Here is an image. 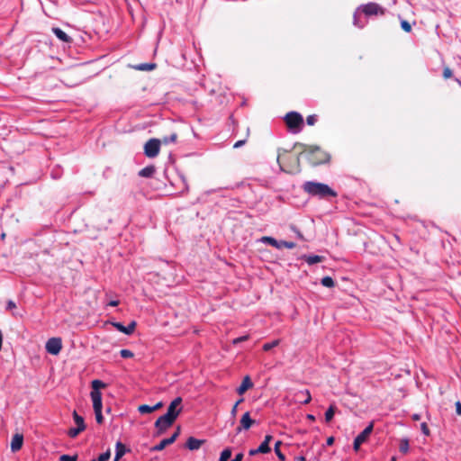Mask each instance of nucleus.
Listing matches in <instances>:
<instances>
[{
    "mask_svg": "<svg viewBox=\"0 0 461 461\" xmlns=\"http://www.w3.org/2000/svg\"><path fill=\"white\" fill-rule=\"evenodd\" d=\"M303 189L305 193L312 196H318L319 198L336 197L337 193L331 189L328 185L314 181H307L303 185Z\"/></svg>",
    "mask_w": 461,
    "mask_h": 461,
    "instance_id": "obj_1",
    "label": "nucleus"
},
{
    "mask_svg": "<svg viewBox=\"0 0 461 461\" xmlns=\"http://www.w3.org/2000/svg\"><path fill=\"white\" fill-rule=\"evenodd\" d=\"M300 146L305 148L303 152L308 154V160L312 166H318L330 160V155L317 146H309L307 148L304 144H300Z\"/></svg>",
    "mask_w": 461,
    "mask_h": 461,
    "instance_id": "obj_2",
    "label": "nucleus"
},
{
    "mask_svg": "<svg viewBox=\"0 0 461 461\" xmlns=\"http://www.w3.org/2000/svg\"><path fill=\"white\" fill-rule=\"evenodd\" d=\"M285 122L287 127L294 132L298 133L301 131L303 123V116L297 112H290L285 117Z\"/></svg>",
    "mask_w": 461,
    "mask_h": 461,
    "instance_id": "obj_3",
    "label": "nucleus"
},
{
    "mask_svg": "<svg viewBox=\"0 0 461 461\" xmlns=\"http://www.w3.org/2000/svg\"><path fill=\"white\" fill-rule=\"evenodd\" d=\"M360 13L366 16L379 15L383 16L385 14V9L376 3L370 2L366 5H362L357 8Z\"/></svg>",
    "mask_w": 461,
    "mask_h": 461,
    "instance_id": "obj_4",
    "label": "nucleus"
},
{
    "mask_svg": "<svg viewBox=\"0 0 461 461\" xmlns=\"http://www.w3.org/2000/svg\"><path fill=\"white\" fill-rule=\"evenodd\" d=\"M161 141L158 139H150L144 145V154L148 158H155L158 155Z\"/></svg>",
    "mask_w": 461,
    "mask_h": 461,
    "instance_id": "obj_5",
    "label": "nucleus"
},
{
    "mask_svg": "<svg viewBox=\"0 0 461 461\" xmlns=\"http://www.w3.org/2000/svg\"><path fill=\"white\" fill-rule=\"evenodd\" d=\"M176 420L167 416L166 414L160 416L155 422V428L157 429L156 435L159 436L163 434L168 428H170Z\"/></svg>",
    "mask_w": 461,
    "mask_h": 461,
    "instance_id": "obj_6",
    "label": "nucleus"
},
{
    "mask_svg": "<svg viewBox=\"0 0 461 461\" xmlns=\"http://www.w3.org/2000/svg\"><path fill=\"white\" fill-rule=\"evenodd\" d=\"M374 429V423L371 422L360 434H358L353 443V448L355 451H358L360 448V446L366 442V440L368 438L370 434L372 433Z\"/></svg>",
    "mask_w": 461,
    "mask_h": 461,
    "instance_id": "obj_7",
    "label": "nucleus"
},
{
    "mask_svg": "<svg viewBox=\"0 0 461 461\" xmlns=\"http://www.w3.org/2000/svg\"><path fill=\"white\" fill-rule=\"evenodd\" d=\"M182 403V398L176 397L169 404L167 413H165L167 416L176 420L178 415L180 414L182 411V407L180 406Z\"/></svg>",
    "mask_w": 461,
    "mask_h": 461,
    "instance_id": "obj_8",
    "label": "nucleus"
},
{
    "mask_svg": "<svg viewBox=\"0 0 461 461\" xmlns=\"http://www.w3.org/2000/svg\"><path fill=\"white\" fill-rule=\"evenodd\" d=\"M62 348L60 338H51L46 343V350L51 355H58Z\"/></svg>",
    "mask_w": 461,
    "mask_h": 461,
    "instance_id": "obj_9",
    "label": "nucleus"
},
{
    "mask_svg": "<svg viewBox=\"0 0 461 461\" xmlns=\"http://www.w3.org/2000/svg\"><path fill=\"white\" fill-rule=\"evenodd\" d=\"M180 434V427H177L176 432L168 438H165L161 440L158 444L155 445L151 447V451H161L163 450L167 446L174 443L177 437Z\"/></svg>",
    "mask_w": 461,
    "mask_h": 461,
    "instance_id": "obj_10",
    "label": "nucleus"
},
{
    "mask_svg": "<svg viewBox=\"0 0 461 461\" xmlns=\"http://www.w3.org/2000/svg\"><path fill=\"white\" fill-rule=\"evenodd\" d=\"M254 423L255 420L251 419L250 413L249 411L245 412L240 420V426L236 429L237 433L249 429Z\"/></svg>",
    "mask_w": 461,
    "mask_h": 461,
    "instance_id": "obj_11",
    "label": "nucleus"
},
{
    "mask_svg": "<svg viewBox=\"0 0 461 461\" xmlns=\"http://www.w3.org/2000/svg\"><path fill=\"white\" fill-rule=\"evenodd\" d=\"M113 325L117 330L126 335H131L135 330L136 321H132L128 326H124L121 322H113Z\"/></svg>",
    "mask_w": 461,
    "mask_h": 461,
    "instance_id": "obj_12",
    "label": "nucleus"
},
{
    "mask_svg": "<svg viewBox=\"0 0 461 461\" xmlns=\"http://www.w3.org/2000/svg\"><path fill=\"white\" fill-rule=\"evenodd\" d=\"M23 444V434L16 433L13 436L12 441H11V450L12 452L15 453L19 451Z\"/></svg>",
    "mask_w": 461,
    "mask_h": 461,
    "instance_id": "obj_13",
    "label": "nucleus"
},
{
    "mask_svg": "<svg viewBox=\"0 0 461 461\" xmlns=\"http://www.w3.org/2000/svg\"><path fill=\"white\" fill-rule=\"evenodd\" d=\"M296 401L302 404H307L311 402L312 396L309 390L299 391L294 395Z\"/></svg>",
    "mask_w": 461,
    "mask_h": 461,
    "instance_id": "obj_14",
    "label": "nucleus"
},
{
    "mask_svg": "<svg viewBox=\"0 0 461 461\" xmlns=\"http://www.w3.org/2000/svg\"><path fill=\"white\" fill-rule=\"evenodd\" d=\"M253 387V383L250 379V377L249 375H246L242 382H241V384L237 388V393L240 394V395H242L245 393V392L250 388Z\"/></svg>",
    "mask_w": 461,
    "mask_h": 461,
    "instance_id": "obj_15",
    "label": "nucleus"
},
{
    "mask_svg": "<svg viewBox=\"0 0 461 461\" xmlns=\"http://www.w3.org/2000/svg\"><path fill=\"white\" fill-rule=\"evenodd\" d=\"M92 402H93V408L95 409H102L103 403H102V393L101 392L97 391H91L90 393Z\"/></svg>",
    "mask_w": 461,
    "mask_h": 461,
    "instance_id": "obj_16",
    "label": "nucleus"
},
{
    "mask_svg": "<svg viewBox=\"0 0 461 461\" xmlns=\"http://www.w3.org/2000/svg\"><path fill=\"white\" fill-rule=\"evenodd\" d=\"M52 32L55 34V36L60 40L61 41L63 42H66V43H71L72 42V38L69 37L65 32H63L60 28L59 27H54L52 28Z\"/></svg>",
    "mask_w": 461,
    "mask_h": 461,
    "instance_id": "obj_17",
    "label": "nucleus"
},
{
    "mask_svg": "<svg viewBox=\"0 0 461 461\" xmlns=\"http://www.w3.org/2000/svg\"><path fill=\"white\" fill-rule=\"evenodd\" d=\"M204 443V440L197 439L194 437L188 438L186 441V447L190 450H197Z\"/></svg>",
    "mask_w": 461,
    "mask_h": 461,
    "instance_id": "obj_18",
    "label": "nucleus"
},
{
    "mask_svg": "<svg viewBox=\"0 0 461 461\" xmlns=\"http://www.w3.org/2000/svg\"><path fill=\"white\" fill-rule=\"evenodd\" d=\"M130 449L125 447L121 441H118L115 445V456L116 459H121Z\"/></svg>",
    "mask_w": 461,
    "mask_h": 461,
    "instance_id": "obj_19",
    "label": "nucleus"
},
{
    "mask_svg": "<svg viewBox=\"0 0 461 461\" xmlns=\"http://www.w3.org/2000/svg\"><path fill=\"white\" fill-rule=\"evenodd\" d=\"M302 258L310 266L322 262L324 258L318 255H303Z\"/></svg>",
    "mask_w": 461,
    "mask_h": 461,
    "instance_id": "obj_20",
    "label": "nucleus"
},
{
    "mask_svg": "<svg viewBox=\"0 0 461 461\" xmlns=\"http://www.w3.org/2000/svg\"><path fill=\"white\" fill-rule=\"evenodd\" d=\"M155 171V167L148 166L139 172V176L142 177H151L154 175Z\"/></svg>",
    "mask_w": 461,
    "mask_h": 461,
    "instance_id": "obj_21",
    "label": "nucleus"
},
{
    "mask_svg": "<svg viewBox=\"0 0 461 461\" xmlns=\"http://www.w3.org/2000/svg\"><path fill=\"white\" fill-rule=\"evenodd\" d=\"M73 418L77 428H82L84 431L86 429V424L82 416L78 415L76 411L73 412Z\"/></svg>",
    "mask_w": 461,
    "mask_h": 461,
    "instance_id": "obj_22",
    "label": "nucleus"
},
{
    "mask_svg": "<svg viewBox=\"0 0 461 461\" xmlns=\"http://www.w3.org/2000/svg\"><path fill=\"white\" fill-rule=\"evenodd\" d=\"M261 241L263 243L268 244L276 249H280L279 241L272 237H267V236L262 237Z\"/></svg>",
    "mask_w": 461,
    "mask_h": 461,
    "instance_id": "obj_23",
    "label": "nucleus"
},
{
    "mask_svg": "<svg viewBox=\"0 0 461 461\" xmlns=\"http://www.w3.org/2000/svg\"><path fill=\"white\" fill-rule=\"evenodd\" d=\"M335 411H336V406L334 404H331L328 408V410L325 412V420H326V422H330L333 419L334 414H335Z\"/></svg>",
    "mask_w": 461,
    "mask_h": 461,
    "instance_id": "obj_24",
    "label": "nucleus"
},
{
    "mask_svg": "<svg viewBox=\"0 0 461 461\" xmlns=\"http://www.w3.org/2000/svg\"><path fill=\"white\" fill-rule=\"evenodd\" d=\"M91 386H92V391H97V392H100V389L102 388H105L106 387V384H104L103 381L101 380H93L92 383H91Z\"/></svg>",
    "mask_w": 461,
    "mask_h": 461,
    "instance_id": "obj_25",
    "label": "nucleus"
},
{
    "mask_svg": "<svg viewBox=\"0 0 461 461\" xmlns=\"http://www.w3.org/2000/svg\"><path fill=\"white\" fill-rule=\"evenodd\" d=\"M409 448H410L409 440L407 438L401 439L400 445H399L400 452H402V454H407L409 452Z\"/></svg>",
    "mask_w": 461,
    "mask_h": 461,
    "instance_id": "obj_26",
    "label": "nucleus"
},
{
    "mask_svg": "<svg viewBox=\"0 0 461 461\" xmlns=\"http://www.w3.org/2000/svg\"><path fill=\"white\" fill-rule=\"evenodd\" d=\"M177 140V134L176 132L171 133L169 136H165L160 140L164 144L175 143Z\"/></svg>",
    "mask_w": 461,
    "mask_h": 461,
    "instance_id": "obj_27",
    "label": "nucleus"
},
{
    "mask_svg": "<svg viewBox=\"0 0 461 461\" xmlns=\"http://www.w3.org/2000/svg\"><path fill=\"white\" fill-rule=\"evenodd\" d=\"M321 284L323 286L329 287V288H331V287L335 286V282H334V280L330 276H324V277H322L321 280Z\"/></svg>",
    "mask_w": 461,
    "mask_h": 461,
    "instance_id": "obj_28",
    "label": "nucleus"
},
{
    "mask_svg": "<svg viewBox=\"0 0 461 461\" xmlns=\"http://www.w3.org/2000/svg\"><path fill=\"white\" fill-rule=\"evenodd\" d=\"M231 456V449L227 447L223 449L220 455L219 461H228Z\"/></svg>",
    "mask_w": 461,
    "mask_h": 461,
    "instance_id": "obj_29",
    "label": "nucleus"
},
{
    "mask_svg": "<svg viewBox=\"0 0 461 461\" xmlns=\"http://www.w3.org/2000/svg\"><path fill=\"white\" fill-rule=\"evenodd\" d=\"M282 442L281 441H276V444H275V453L276 455L277 456V457L281 460V461H285V455L281 452V449H280V446H281Z\"/></svg>",
    "mask_w": 461,
    "mask_h": 461,
    "instance_id": "obj_30",
    "label": "nucleus"
},
{
    "mask_svg": "<svg viewBox=\"0 0 461 461\" xmlns=\"http://www.w3.org/2000/svg\"><path fill=\"white\" fill-rule=\"evenodd\" d=\"M280 343V340L279 339H276V340H273L271 342H267V343H265L263 345V350L264 351H269L270 349L277 347Z\"/></svg>",
    "mask_w": 461,
    "mask_h": 461,
    "instance_id": "obj_31",
    "label": "nucleus"
},
{
    "mask_svg": "<svg viewBox=\"0 0 461 461\" xmlns=\"http://www.w3.org/2000/svg\"><path fill=\"white\" fill-rule=\"evenodd\" d=\"M138 411L141 414H148V413H151L152 411H154L152 406H149L147 404L140 405L138 407Z\"/></svg>",
    "mask_w": 461,
    "mask_h": 461,
    "instance_id": "obj_32",
    "label": "nucleus"
},
{
    "mask_svg": "<svg viewBox=\"0 0 461 461\" xmlns=\"http://www.w3.org/2000/svg\"><path fill=\"white\" fill-rule=\"evenodd\" d=\"M359 10L357 9V11L354 14V25H356L358 28H363L365 26V23H362L359 19Z\"/></svg>",
    "mask_w": 461,
    "mask_h": 461,
    "instance_id": "obj_33",
    "label": "nucleus"
},
{
    "mask_svg": "<svg viewBox=\"0 0 461 461\" xmlns=\"http://www.w3.org/2000/svg\"><path fill=\"white\" fill-rule=\"evenodd\" d=\"M258 451H259L261 454H267V453H269L271 451V448L269 447V445H267V442H262L258 447Z\"/></svg>",
    "mask_w": 461,
    "mask_h": 461,
    "instance_id": "obj_34",
    "label": "nucleus"
},
{
    "mask_svg": "<svg viewBox=\"0 0 461 461\" xmlns=\"http://www.w3.org/2000/svg\"><path fill=\"white\" fill-rule=\"evenodd\" d=\"M82 428H71L69 429V430L68 431V435L70 437V438H76L80 432H82Z\"/></svg>",
    "mask_w": 461,
    "mask_h": 461,
    "instance_id": "obj_35",
    "label": "nucleus"
},
{
    "mask_svg": "<svg viewBox=\"0 0 461 461\" xmlns=\"http://www.w3.org/2000/svg\"><path fill=\"white\" fill-rule=\"evenodd\" d=\"M78 458V456L76 454V455H73V456H70V455H61L59 456V461H77Z\"/></svg>",
    "mask_w": 461,
    "mask_h": 461,
    "instance_id": "obj_36",
    "label": "nucleus"
},
{
    "mask_svg": "<svg viewBox=\"0 0 461 461\" xmlns=\"http://www.w3.org/2000/svg\"><path fill=\"white\" fill-rule=\"evenodd\" d=\"M280 249L286 248V249H294L295 248V243L292 241H285V240H280L279 241Z\"/></svg>",
    "mask_w": 461,
    "mask_h": 461,
    "instance_id": "obj_37",
    "label": "nucleus"
},
{
    "mask_svg": "<svg viewBox=\"0 0 461 461\" xmlns=\"http://www.w3.org/2000/svg\"><path fill=\"white\" fill-rule=\"evenodd\" d=\"M94 411H95L96 422L98 424H102L103 421H104V417H103V414H102V409H95Z\"/></svg>",
    "mask_w": 461,
    "mask_h": 461,
    "instance_id": "obj_38",
    "label": "nucleus"
},
{
    "mask_svg": "<svg viewBox=\"0 0 461 461\" xmlns=\"http://www.w3.org/2000/svg\"><path fill=\"white\" fill-rule=\"evenodd\" d=\"M156 67L155 64H149V63H143L138 66V68L140 70H152Z\"/></svg>",
    "mask_w": 461,
    "mask_h": 461,
    "instance_id": "obj_39",
    "label": "nucleus"
},
{
    "mask_svg": "<svg viewBox=\"0 0 461 461\" xmlns=\"http://www.w3.org/2000/svg\"><path fill=\"white\" fill-rule=\"evenodd\" d=\"M120 355L123 358H131L134 356L133 352L131 351L130 349H122L120 351Z\"/></svg>",
    "mask_w": 461,
    "mask_h": 461,
    "instance_id": "obj_40",
    "label": "nucleus"
},
{
    "mask_svg": "<svg viewBox=\"0 0 461 461\" xmlns=\"http://www.w3.org/2000/svg\"><path fill=\"white\" fill-rule=\"evenodd\" d=\"M401 27L402 28V30L406 32H410L411 31V24L405 21V20H402L401 22Z\"/></svg>",
    "mask_w": 461,
    "mask_h": 461,
    "instance_id": "obj_41",
    "label": "nucleus"
},
{
    "mask_svg": "<svg viewBox=\"0 0 461 461\" xmlns=\"http://www.w3.org/2000/svg\"><path fill=\"white\" fill-rule=\"evenodd\" d=\"M111 456L110 450H107L106 452L101 454L98 457V461H108Z\"/></svg>",
    "mask_w": 461,
    "mask_h": 461,
    "instance_id": "obj_42",
    "label": "nucleus"
},
{
    "mask_svg": "<svg viewBox=\"0 0 461 461\" xmlns=\"http://www.w3.org/2000/svg\"><path fill=\"white\" fill-rule=\"evenodd\" d=\"M317 122V116L315 114H312L307 116L306 122L308 125H314Z\"/></svg>",
    "mask_w": 461,
    "mask_h": 461,
    "instance_id": "obj_43",
    "label": "nucleus"
},
{
    "mask_svg": "<svg viewBox=\"0 0 461 461\" xmlns=\"http://www.w3.org/2000/svg\"><path fill=\"white\" fill-rule=\"evenodd\" d=\"M453 76L452 70L447 67L443 69V77L444 78H450Z\"/></svg>",
    "mask_w": 461,
    "mask_h": 461,
    "instance_id": "obj_44",
    "label": "nucleus"
},
{
    "mask_svg": "<svg viewBox=\"0 0 461 461\" xmlns=\"http://www.w3.org/2000/svg\"><path fill=\"white\" fill-rule=\"evenodd\" d=\"M420 429H421L422 433H423L425 436H429V427H428V425H427V423H426V422H422V423L420 424Z\"/></svg>",
    "mask_w": 461,
    "mask_h": 461,
    "instance_id": "obj_45",
    "label": "nucleus"
},
{
    "mask_svg": "<svg viewBox=\"0 0 461 461\" xmlns=\"http://www.w3.org/2000/svg\"><path fill=\"white\" fill-rule=\"evenodd\" d=\"M248 339H249V335L239 337V338L233 339V344L240 343L242 341L247 340Z\"/></svg>",
    "mask_w": 461,
    "mask_h": 461,
    "instance_id": "obj_46",
    "label": "nucleus"
},
{
    "mask_svg": "<svg viewBox=\"0 0 461 461\" xmlns=\"http://www.w3.org/2000/svg\"><path fill=\"white\" fill-rule=\"evenodd\" d=\"M237 411H238V406L237 404H234L231 411H230V415H231V418H232V423L234 422V420H235V417L237 415Z\"/></svg>",
    "mask_w": 461,
    "mask_h": 461,
    "instance_id": "obj_47",
    "label": "nucleus"
},
{
    "mask_svg": "<svg viewBox=\"0 0 461 461\" xmlns=\"http://www.w3.org/2000/svg\"><path fill=\"white\" fill-rule=\"evenodd\" d=\"M14 308H16L15 303L12 300H9L6 304V310H13Z\"/></svg>",
    "mask_w": 461,
    "mask_h": 461,
    "instance_id": "obj_48",
    "label": "nucleus"
},
{
    "mask_svg": "<svg viewBox=\"0 0 461 461\" xmlns=\"http://www.w3.org/2000/svg\"><path fill=\"white\" fill-rule=\"evenodd\" d=\"M246 143V140H238L237 142H235V144L233 145V148L234 149H238L241 146H243L244 144Z\"/></svg>",
    "mask_w": 461,
    "mask_h": 461,
    "instance_id": "obj_49",
    "label": "nucleus"
},
{
    "mask_svg": "<svg viewBox=\"0 0 461 461\" xmlns=\"http://www.w3.org/2000/svg\"><path fill=\"white\" fill-rule=\"evenodd\" d=\"M456 411L458 415H461V402H456Z\"/></svg>",
    "mask_w": 461,
    "mask_h": 461,
    "instance_id": "obj_50",
    "label": "nucleus"
},
{
    "mask_svg": "<svg viewBox=\"0 0 461 461\" xmlns=\"http://www.w3.org/2000/svg\"><path fill=\"white\" fill-rule=\"evenodd\" d=\"M243 459V454L239 453L235 456V457L231 461H242Z\"/></svg>",
    "mask_w": 461,
    "mask_h": 461,
    "instance_id": "obj_51",
    "label": "nucleus"
},
{
    "mask_svg": "<svg viewBox=\"0 0 461 461\" xmlns=\"http://www.w3.org/2000/svg\"><path fill=\"white\" fill-rule=\"evenodd\" d=\"M118 304H119V301H117V300L110 301V302L107 303V305H108V306H113V307L117 306Z\"/></svg>",
    "mask_w": 461,
    "mask_h": 461,
    "instance_id": "obj_52",
    "label": "nucleus"
},
{
    "mask_svg": "<svg viewBox=\"0 0 461 461\" xmlns=\"http://www.w3.org/2000/svg\"><path fill=\"white\" fill-rule=\"evenodd\" d=\"M162 406H163V403L161 402H158V403L153 405L152 408H153V411H157V410L160 409Z\"/></svg>",
    "mask_w": 461,
    "mask_h": 461,
    "instance_id": "obj_53",
    "label": "nucleus"
},
{
    "mask_svg": "<svg viewBox=\"0 0 461 461\" xmlns=\"http://www.w3.org/2000/svg\"><path fill=\"white\" fill-rule=\"evenodd\" d=\"M326 443H327V445H328V446H331V445H333V443H334V438H333V437H329V438H327Z\"/></svg>",
    "mask_w": 461,
    "mask_h": 461,
    "instance_id": "obj_54",
    "label": "nucleus"
},
{
    "mask_svg": "<svg viewBox=\"0 0 461 461\" xmlns=\"http://www.w3.org/2000/svg\"><path fill=\"white\" fill-rule=\"evenodd\" d=\"M272 438H272V436H271V435H267V436L265 437L264 442H267V445H269V443H270V441L272 440Z\"/></svg>",
    "mask_w": 461,
    "mask_h": 461,
    "instance_id": "obj_55",
    "label": "nucleus"
},
{
    "mask_svg": "<svg viewBox=\"0 0 461 461\" xmlns=\"http://www.w3.org/2000/svg\"><path fill=\"white\" fill-rule=\"evenodd\" d=\"M259 453H260V452H259V451H258V448H256V449H250V450H249V456H255V455L259 454Z\"/></svg>",
    "mask_w": 461,
    "mask_h": 461,
    "instance_id": "obj_56",
    "label": "nucleus"
},
{
    "mask_svg": "<svg viewBox=\"0 0 461 461\" xmlns=\"http://www.w3.org/2000/svg\"><path fill=\"white\" fill-rule=\"evenodd\" d=\"M412 420H420V415L418 414V413H414L412 416H411Z\"/></svg>",
    "mask_w": 461,
    "mask_h": 461,
    "instance_id": "obj_57",
    "label": "nucleus"
},
{
    "mask_svg": "<svg viewBox=\"0 0 461 461\" xmlns=\"http://www.w3.org/2000/svg\"><path fill=\"white\" fill-rule=\"evenodd\" d=\"M295 461H305V457L303 456H296Z\"/></svg>",
    "mask_w": 461,
    "mask_h": 461,
    "instance_id": "obj_58",
    "label": "nucleus"
},
{
    "mask_svg": "<svg viewBox=\"0 0 461 461\" xmlns=\"http://www.w3.org/2000/svg\"><path fill=\"white\" fill-rule=\"evenodd\" d=\"M307 419L311 420H315V417L312 415V414H308L307 415Z\"/></svg>",
    "mask_w": 461,
    "mask_h": 461,
    "instance_id": "obj_59",
    "label": "nucleus"
},
{
    "mask_svg": "<svg viewBox=\"0 0 461 461\" xmlns=\"http://www.w3.org/2000/svg\"><path fill=\"white\" fill-rule=\"evenodd\" d=\"M242 402H243V398H240V400H238V401L236 402V403H235V404H237V406H239V404H240Z\"/></svg>",
    "mask_w": 461,
    "mask_h": 461,
    "instance_id": "obj_60",
    "label": "nucleus"
},
{
    "mask_svg": "<svg viewBox=\"0 0 461 461\" xmlns=\"http://www.w3.org/2000/svg\"><path fill=\"white\" fill-rule=\"evenodd\" d=\"M392 461H395V458H394V457H393V458H392Z\"/></svg>",
    "mask_w": 461,
    "mask_h": 461,
    "instance_id": "obj_61",
    "label": "nucleus"
},
{
    "mask_svg": "<svg viewBox=\"0 0 461 461\" xmlns=\"http://www.w3.org/2000/svg\"><path fill=\"white\" fill-rule=\"evenodd\" d=\"M113 461H119V459L114 458V460H113Z\"/></svg>",
    "mask_w": 461,
    "mask_h": 461,
    "instance_id": "obj_62",
    "label": "nucleus"
},
{
    "mask_svg": "<svg viewBox=\"0 0 461 461\" xmlns=\"http://www.w3.org/2000/svg\"><path fill=\"white\" fill-rule=\"evenodd\" d=\"M91 461H96V460L93 459V460H91Z\"/></svg>",
    "mask_w": 461,
    "mask_h": 461,
    "instance_id": "obj_63",
    "label": "nucleus"
}]
</instances>
